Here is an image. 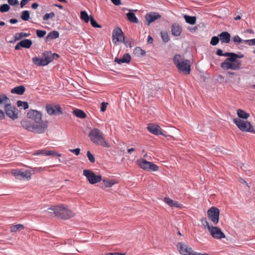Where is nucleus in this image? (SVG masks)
<instances>
[{
    "label": "nucleus",
    "instance_id": "12",
    "mask_svg": "<svg viewBox=\"0 0 255 255\" xmlns=\"http://www.w3.org/2000/svg\"><path fill=\"white\" fill-rule=\"evenodd\" d=\"M4 110L6 115L13 120L18 118L17 109L10 104H6L4 106Z\"/></svg>",
    "mask_w": 255,
    "mask_h": 255
},
{
    "label": "nucleus",
    "instance_id": "64",
    "mask_svg": "<svg viewBox=\"0 0 255 255\" xmlns=\"http://www.w3.org/2000/svg\"><path fill=\"white\" fill-rule=\"evenodd\" d=\"M240 182L241 183H242V184H246L247 186H248V183H247V182H246L245 180H244V179H241H241H240Z\"/></svg>",
    "mask_w": 255,
    "mask_h": 255
},
{
    "label": "nucleus",
    "instance_id": "61",
    "mask_svg": "<svg viewBox=\"0 0 255 255\" xmlns=\"http://www.w3.org/2000/svg\"><path fill=\"white\" fill-rule=\"evenodd\" d=\"M235 56H234V58H235L236 59H237L238 58H242L244 57V55L243 54L238 55L236 53H235Z\"/></svg>",
    "mask_w": 255,
    "mask_h": 255
},
{
    "label": "nucleus",
    "instance_id": "13",
    "mask_svg": "<svg viewBox=\"0 0 255 255\" xmlns=\"http://www.w3.org/2000/svg\"><path fill=\"white\" fill-rule=\"evenodd\" d=\"M209 232L211 236L216 239H221L226 237L224 233L217 227L212 226V227H209Z\"/></svg>",
    "mask_w": 255,
    "mask_h": 255
},
{
    "label": "nucleus",
    "instance_id": "48",
    "mask_svg": "<svg viewBox=\"0 0 255 255\" xmlns=\"http://www.w3.org/2000/svg\"><path fill=\"white\" fill-rule=\"evenodd\" d=\"M87 155L88 159L91 163H94L95 161L94 156L92 154L90 151H88Z\"/></svg>",
    "mask_w": 255,
    "mask_h": 255
},
{
    "label": "nucleus",
    "instance_id": "56",
    "mask_svg": "<svg viewBox=\"0 0 255 255\" xmlns=\"http://www.w3.org/2000/svg\"><path fill=\"white\" fill-rule=\"evenodd\" d=\"M112 2L116 5H119L121 4V0H111Z\"/></svg>",
    "mask_w": 255,
    "mask_h": 255
},
{
    "label": "nucleus",
    "instance_id": "35",
    "mask_svg": "<svg viewBox=\"0 0 255 255\" xmlns=\"http://www.w3.org/2000/svg\"><path fill=\"white\" fill-rule=\"evenodd\" d=\"M24 229V226L22 224H17L14 226H12L10 228V231L11 232H16L18 231H20Z\"/></svg>",
    "mask_w": 255,
    "mask_h": 255
},
{
    "label": "nucleus",
    "instance_id": "7",
    "mask_svg": "<svg viewBox=\"0 0 255 255\" xmlns=\"http://www.w3.org/2000/svg\"><path fill=\"white\" fill-rule=\"evenodd\" d=\"M138 165L142 169L148 171H156L158 170V166L153 163L140 158L137 160Z\"/></svg>",
    "mask_w": 255,
    "mask_h": 255
},
{
    "label": "nucleus",
    "instance_id": "1",
    "mask_svg": "<svg viewBox=\"0 0 255 255\" xmlns=\"http://www.w3.org/2000/svg\"><path fill=\"white\" fill-rule=\"evenodd\" d=\"M42 113L37 110H30L27 113V117L32 119L34 123L35 127H39V133H44L47 129L48 126V121L47 120H42Z\"/></svg>",
    "mask_w": 255,
    "mask_h": 255
},
{
    "label": "nucleus",
    "instance_id": "6",
    "mask_svg": "<svg viewBox=\"0 0 255 255\" xmlns=\"http://www.w3.org/2000/svg\"><path fill=\"white\" fill-rule=\"evenodd\" d=\"M234 122L241 130L255 133V130L250 122L238 118L234 119Z\"/></svg>",
    "mask_w": 255,
    "mask_h": 255
},
{
    "label": "nucleus",
    "instance_id": "43",
    "mask_svg": "<svg viewBox=\"0 0 255 255\" xmlns=\"http://www.w3.org/2000/svg\"><path fill=\"white\" fill-rule=\"evenodd\" d=\"M90 22H91V25L94 27H97V28H101V26L97 23L96 21L94 19L93 17L92 16H91V15H90Z\"/></svg>",
    "mask_w": 255,
    "mask_h": 255
},
{
    "label": "nucleus",
    "instance_id": "26",
    "mask_svg": "<svg viewBox=\"0 0 255 255\" xmlns=\"http://www.w3.org/2000/svg\"><path fill=\"white\" fill-rule=\"evenodd\" d=\"M74 115L78 118L84 119L86 117V113L82 110L76 109L73 111Z\"/></svg>",
    "mask_w": 255,
    "mask_h": 255
},
{
    "label": "nucleus",
    "instance_id": "62",
    "mask_svg": "<svg viewBox=\"0 0 255 255\" xmlns=\"http://www.w3.org/2000/svg\"><path fill=\"white\" fill-rule=\"evenodd\" d=\"M153 41V39L152 38L151 36H150V35H149L148 36V40H147V42L148 43H151Z\"/></svg>",
    "mask_w": 255,
    "mask_h": 255
},
{
    "label": "nucleus",
    "instance_id": "44",
    "mask_svg": "<svg viewBox=\"0 0 255 255\" xmlns=\"http://www.w3.org/2000/svg\"><path fill=\"white\" fill-rule=\"evenodd\" d=\"M201 222L202 225L205 228H207L209 230V227H212L209 224L206 218H203L201 219Z\"/></svg>",
    "mask_w": 255,
    "mask_h": 255
},
{
    "label": "nucleus",
    "instance_id": "28",
    "mask_svg": "<svg viewBox=\"0 0 255 255\" xmlns=\"http://www.w3.org/2000/svg\"><path fill=\"white\" fill-rule=\"evenodd\" d=\"M59 36V33L57 31H52L49 32L46 36V40L48 41L50 39H54L58 38Z\"/></svg>",
    "mask_w": 255,
    "mask_h": 255
},
{
    "label": "nucleus",
    "instance_id": "24",
    "mask_svg": "<svg viewBox=\"0 0 255 255\" xmlns=\"http://www.w3.org/2000/svg\"><path fill=\"white\" fill-rule=\"evenodd\" d=\"M25 91L24 86L21 85L14 87L11 90V92L17 95H22Z\"/></svg>",
    "mask_w": 255,
    "mask_h": 255
},
{
    "label": "nucleus",
    "instance_id": "33",
    "mask_svg": "<svg viewBox=\"0 0 255 255\" xmlns=\"http://www.w3.org/2000/svg\"><path fill=\"white\" fill-rule=\"evenodd\" d=\"M145 51L140 47H136L134 50V53L137 56H142L145 55Z\"/></svg>",
    "mask_w": 255,
    "mask_h": 255
},
{
    "label": "nucleus",
    "instance_id": "15",
    "mask_svg": "<svg viewBox=\"0 0 255 255\" xmlns=\"http://www.w3.org/2000/svg\"><path fill=\"white\" fill-rule=\"evenodd\" d=\"M113 41L116 43L117 42H122L124 40V36L121 28H115L112 33Z\"/></svg>",
    "mask_w": 255,
    "mask_h": 255
},
{
    "label": "nucleus",
    "instance_id": "47",
    "mask_svg": "<svg viewBox=\"0 0 255 255\" xmlns=\"http://www.w3.org/2000/svg\"><path fill=\"white\" fill-rule=\"evenodd\" d=\"M233 40L235 43H244L245 40L242 39L238 35H236L233 37Z\"/></svg>",
    "mask_w": 255,
    "mask_h": 255
},
{
    "label": "nucleus",
    "instance_id": "46",
    "mask_svg": "<svg viewBox=\"0 0 255 255\" xmlns=\"http://www.w3.org/2000/svg\"><path fill=\"white\" fill-rule=\"evenodd\" d=\"M10 9V6L7 4H3L1 5V12L8 11Z\"/></svg>",
    "mask_w": 255,
    "mask_h": 255
},
{
    "label": "nucleus",
    "instance_id": "59",
    "mask_svg": "<svg viewBox=\"0 0 255 255\" xmlns=\"http://www.w3.org/2000/svg\"><path fill=\"white\" fill-rule=\"evenodd\" d=\"M38 4L37 2H34V3H32V5H31V7L33 9H36L38 7Z\"/></svg>",
    "mask_w": 255,
    "mask_h": 255
},
{
    "label": "nucleus",
    "instance_id": "27",
    "mask_svg": "<svg viewBox=\"0 0 255 255\" xmlns=\"http://www.w3.org/2000/svg\"><path fill=\"white\" fill-rule=\"evenodd\" d=\"M237 115L240 118H242L244 120L247 119L250 116L249 114L241 109H238L237 110Z\"/></svg>",
    "mask_w": 255,
    "mask_h": 255
},
{
    "label": "nucleus",
    "instance_id": "52",
    "mask_svg": "<svg viewBox=\"0 0 255 255\" xmlns=\"http://www.w3.org/2000/svg\"><path fill=\"white\" fill-rule=\"evenodd\" d=\"M223 56L225 57H228V58H234V56H235V53H232V52H226L224 53Z\"/></svg>",
    "mask_w": 255,
    "mask_h": 255
},
{
    "label": "nucleus",
    "instance_id": "25",
    "mask_svg": "<svg viewBox=\"0 0 255 255\" xmlns=\"http://www.w3.org/2000/svg\"><path fill=\"white\" fill-rule=\"evenodd\" d=\"M32 44V40L30 39H25L19 42V45L22 46V47L25 48H29L31 47Z\"/></svg>",
    "mask_w": 255,
    "mask_h": 255
},
{
    "label": "nucleus",
    "instance_id": "5",
    "mask_svg": "<svg viewBox=\"0 0 255 255\" xmlns=\"http://www.w3.org/2000/svg\"><path fill=\"white\" fill-rule=\"evenodd\" d=\"M221 67L225 70L229 69L239 70L241 67V61L234 58H227L221 63Z\"/></svg>",
    "mask_w": 255,
    "mask_h": 255
},
{
    "label": "nucleus",
    "instance_id": "2",
    "mask_svg": "<svg viewBox=\"0 0 255 255\" xmlns=\"http://www.w3.org/2000/svg\"><path fill=\"white\" fill-rule=\"evenodd\" d=\"M48 210L54 211V216L58 218L67 220L74 216V213L64 205L52 206Z\"/></svg>",
    "mask_w": 255,
    "mask_h": 255
},
{
    "label": "nucleus",
    "instance_id": "58",
    "mask_svg": "<svg viewBox=\"0 0 255 255\" xmlns=\"http://www.w3.org/2000/svg\"><path fill=\"white\" fill-rule=\"evenodd\" d=\"M191 255H209L208 254H202L200 253L195 252L193 251L192 254Z\"/></svg>",
    "mask_w": 255,
    "mask_h": 255
},
{
    "label": "nucleus",
    "instance_id": "16",
    "mask_svg": "<svg viewBox=\"0 0 255 255\" xmlns=\"http://www.w3.org/2000/svg\"><path fill=\"white\" fill-rule=\"evenodd\" d=\"M177 248L179 253L183 255H191L193 250L191 248L183 243H178L177 245Z\"/></svg>",
    "mask_w": 255,
    "mask_h": 255
},
{
    "label": "nucleus",
    "instance_id": "17",
    "mask_svg": "<svg viewBox=\"0 0 255 255\" xmlns=\"http://www.w3.org/2000/svg\"><path fill=\"white\" fill-rule=\"evenodd\" d=\"M148 131L155 135H163L161 131L160 127L155 124H149L147 126Z\"/></svg>",
    "mask_w": 255,
    "mask_h": 255
},
{
    "label": "nucleus",
    "instance_id": "50",
    "mask_svg": "<svg viewBox=\"0 0 255 255\" xmlns=\"http://www.w3.org/2000/svg\"><path fill=\"white\" fill-rule=\"evenodd\" d=\"M46 32L45 30H37L36 34L39 37H43L46 34Z\"/></svg>",
    "mask_w": 255,
    "mask_h": 255
},
{
    "label": "nucleus",
    "instance_id": "49",
    "mask_svg": "<svg viewBox=\"0 0 255 255\" xmlns=\"http://www.w3.org/2000/svg\"><path fill=\"white\" fill-rule=\"evenodd\" d=\"M244 43L247 44L250 46L255 45V38L252 39L245 40Z\"/></svg>",
    "mask_w": 255,
    "mask_h": 255
},
{
    "label": "nucleus",
    "instance_id": "39",
    "mask_svg": "<svg viewBox=\"0 0 255 255\" xmlns=\"http://www.w3.org/2000/svg\"><path fill=\"white\" fill-rule=\"evenodd\" d=\"M103 182L107 187H110L115 184V182L113 180L104 179Z\"/></svg>",
    "mask_w": 255,
    "mask_h": 255
},
{
    "label": "nucleus",
    "instance_id": "36",
    "mask_svg": "<svg viewBox=\"0 0 255 255\" xmlns=\"http://www.w3.org/2000/svg\"><path fill=\"white\" fill-rule=\"evenodd\" d=\"M17 107L21 108V109H23L24 110H26L28 108V104L26 102H23L21 101H18L17 102Z\"/></svg>",
    "mask_w": 255,
    "mask_h": 255
},
{
    "label": "nucleus",
    "instance_id": "57",
    "mask_svg": "<svg viewBox=\"0 0 255 255\" xmlns=\"http://www.w3.org/2000/svg\"><path fill=\"white\" fill-rule=\"evenodd\" d=\"M217 54L218 55V56H223L224 55V53H223V51L220 49H219L217 50Z\"/></svg>",
    "mask_w": 255,
    "mask_h": 255
},
{
    "label": "nucleus",
    "instance_id": "37",
    "mask_svg": "<svg viewBox=\"0 0 255 255\" xmlns=\"http://www.w3.org/2000/svg\"><path fill=\"white\" fill-rule=\"evenodd\" d=\"M29 13L28 10H24L22 12L21 18L24 21H27L29 19Z\"/></svg>",
    "mask_w": 255,
    "mask_h": 255
},
{
    "label": "nucleus",
    "instance_id": "18",
    "mask_svg": "<svg viewBox=\"0 0 255 255\" xmlns=\"http://www.w3.org/2000/svg\"><path fill=\"white\" fill-rule=\"evenodd\" d=\"M161 15L156 12H149L145 15V19L148 22L147 25H149L150 23L154 20L159 18Z\"/></svg>",
    "mask_w": 255,
    "mask_h": 255
},
{
    "label": "nucleus",
    "instance_id": "19",
    "mask_svg": "<svg viewBox=\"0 0 255 255\" xmlns=\"http://www.w3.org/2000/svg\"><path fill=\"white\" fill-rule=\"evenodd\" d=\"M219 37L222 43H229L231 40V35L227 31H224L219 34Z\"/></svg>",
    "mask_w": 255,
    "mask_h": 255
},
{
    "label": "nucleus",
    "instance_id": "34",
    "mask_svg": "<svg viewBox=\"0 0 255 255\" xmlns=\"http://www.w3.org/2000/svg\"><path fill=\"white\" fill-rule=\"evenodd\" d=\"M80 14L81 19L83 20L86 23L89 22L90 20V16H89L86 11H81Z\"/></svg>",
    "mask_w": 255,
    "mask_h": 255
},
{
    "label": "nucleus",
    "instance_id": "42",
    "mask_svg": "<svg viewBox=\"0 0 255 255\" xmlns=\"http://www.w3.org/2000/svg\"><path fill=\"white\" fill-rule=\"evenodd\" d=\"M55 16V13L53 12H51L50 13H46L43 17V20H48L49 19H51L53 18Z\"/></svg>",
    "mask_w": 255,
    "mask_h": 255
},
{
    "label": "nucleus",
    "instance_id": "55",
    "mask_svg": "<svg viewBox=\"0 0 255 255\" xmlns=\"http://www.w3.org/2000/svg\"><path fill=\"white\" fill-rule=\"evenodd\" d=\"M69 151L76 155H78L80 154V149L79 148H77L74 149H69Z\"/></svg>",
    "mask_w": 255,
    "mask_h": 255
},
{
    "label": "nucleus",
    "instance_id": "11",
    "mask_svg": "<svg viewBox=\"0 0 255 255\" xmlns=\"http://www.w3.org/2000/svg\"><path fill=\"white\" fill-rule=\"evenodd\" d=\"M46 110L49 115H59L63 113L62 110L59 105L48 104L46 106Z\"/></svg>",
    "mask_w": 255,
    "mask_h": 255
},
{
    "label": "nucleus",
    "instance_id": "40",
    "mask_svg": "<svg viewBox=\"0 0 255 255\" xmlns=\"http://www.w3.org/2000/svg\"><path fill=\"white\" fill-rule=\"evenodd\" d=\"M57 155L58 157L61 156V154L57 153L55 150H47L46 156H55Z\"/></svg>",
    "mask_w": 255,
    "mask_h": 255
},
{
    "label": "nucleus",
    "instance_id": "8",
    "mask_svg": "<svg viewBox=\"0 0 255 255\" xmlns=\"http://www.w3.org/2000/svg\"><path fill=\"white\" fill-rule=\"evenodd\" d=\"M83 175L87 178L89 182L91 184H94L102 180L101 175H96L91 170L85 169L83 171Z\"/></svg>",
    "mask_w": 255,
    "mask_h": 255
},
{
    "label": "nucleus",
    "instance_id": "63",
    "mask_svg": "<svg viewBox=\"0 0 255 255\" xmlns=\"http://www.w3.org/2000/svg\"><path fill=\"white\" fill-rule=\"evenodd\" d=\"M22 47V46L19 45V42H18L15 46V50H19L20 49V48Z\"/></svg>",
    "mask_w": 255,
    "mask_h": 255
},
{
    "label": "nucleus",
    "instance_id": "60",
    "mask_svg": "<svg viewBox=\"0 0 255 255\" xmlns=\"http://www.w3.org/2000/svg\"><path fill=\"white\" fill-rule=\"evenodd\" d=\"M9 22L11 24H15L17 22V20L16 19L13 18V19H10L9 20Z\"/></svg>",
    "mask_w": 255,
    "mask_h": 255
},
{
    "label": "nucleus",
    "instance_id": "9",
    "mask_svg": "<svg viewBox=\"0 0 255 255\" xmlns=\"http://www.w3.org/2000/svg\"><path fill=\"white\" fill-rule=\"evenodd\" d=\"M219 210L215 207H212L207 211L208 218L214 225L219 223Z\"/></svg>",
    "mask_w": 255,
    "mask_h": 255
},
{
    "label": "nucleus",
    "instance_id": "53",
    "mask_svg": "<svg viewBox=\"0 0 255 255\" xmlns=\"http://www.w3.org/2000/svg\"><path fill=\"white\" fill-rule=\"evenodd\" d=\"M7 2L9 4L12 6L17 5L19 3L18 0H7Z\"/></svg>",
    "mask_w": 255,
    "mask_h": 255
},
{
    "label": "nucleus",
    "instance_id": "21",
    "mask_svg": "<svg viewBox=\"0 0 255 255\" xmlns=\"http://www.w3.org/2000/svg\"><path fill=\"white\" fill-rule=\"evenodd\" d=\"M164 201L170 207H175L178 208H181L183 207L182 204L177 201L172 200L169 197L164 198Z\"/></svg>",
    "mask_w": 255,
    "mask_h": 255
},
{
    "label": "nucleus",
    "instance_id": "30",
    "mask_svg": "<svg viewBox=\"0 0 255 255\" xmlns=\"http://www.w3.org/2000/svg\"><path fill=\"white\" fill-rule=\"evenodd\" d=\"M32 62L38 66H46L43 62L42 58H39L37 57H33L32 59Z\"/></svg>",
    "mask_w": 255,
    "mask_h": 255
},
{
    "label": "nucleus",
    "instance_id": "54",
    "mask_svg": "<svg viewBox=\"0 0 255 255\" xmlns=\"http://www.w3.org/2000/svg\"><path fill=\"white\" fill-rule=\"evenodd\" d=\"M107 103L103 102L101 105V111L104 112L107 109Z\"/></svg>",
    "mask_w": 255,
    "mask_h": 255
},
{
    "label": "nucleus",
    "instance_id": "38",
    "mask_svg": "<svg viewBox=\"0 0 255 255\" xmlns=\"http://www.w3.org/2000/svg\"><path fill=\"white\" fill-rule=\"evenodd\" d=\"M160 34L162 39L164 42H167L169 40V37L166 31H161Z\"/></svg>",
    "mask_w": 255,
    "mask_h": 255
},
{
    "label": "nucleus",
    "instance_id": "20",
    "mask_svg": "<svg viewBox=\"0 0 255 255\" xmlns=\"http://www.w3.org/2000/svg\"><path fill=\"white\" fill-rule=\"evenodd\" d=\"M131 59V57L128 53L125 54L122 58H116L115 59V62L121 64L122 63H128Z\"/></svg>",
    "mask_w": 255,
    "mask_h": 255
},
{
    "label": "nucleus",
    "instance_id": "10",
    "mask_svg": "<svg viewBox=\"0 0 255 255\" xmlns=\"http://www.w3.org/2000/svg\"><path fill=\"white\" fill-rule=\"evenodd\" d=\"M12 173L17 179L28 181L31 179V173L28 170H13Z\"/></svg>",
    "mask_w": 255,
    "mask_h": 255
},
{
    "label": "nucleus",
    "instance_id": "14",
    "mask_svg": "<svg viewBox=\"0 0 255 255\" xmlns=\"http://www.w3.org/2000/svg\"><path fill=\"white\" fill-rule=\"evenodd\" d=\"M21 125L23 128L28 131L39 133L38 129H39L40 127H35V125L27 120H22L21 122Z\"/></svg>",
    "mask_w": 255,
    "mask_h": 255
},
{
    "label": "nucleus",
    "instance_id": "23",
    "mask_svg": "<svg viewBox=\"0 0 255 255\" xmlns=\"http://www.w3.org/2000/svg\"><path fill=\"white\" fill-rule=\"evenodd\" d=\"M52 53L50 52L45 51L43 53L42 59L45 65H48L52 61L53 57Z\"/></svg>",
    "mask_w": 255,
    "mask_h": 255
},
{
    "label": "nucleus",
    "instance_id": "29",
    "mask_svg": "<svg viewBox=\"0 0 255 255\" xmlns=\"http://www.w3.org/2000/svg\"><path fill=\"white\" fill-rule=\"evenodd\" d=\"M127 17L129 21L131 22L137 23L138 20L133 12H129L127 14Z\"/></svg>",
    "mask_w": 255,
    "mask_h": 255
},
{
    "label": "nucleus",
    "instance_id": "41",
    "mask_svg": "<svg viewBox=\"0 0 255 255\" xmlns=\"http://www.w3.org/2000/svg\"><path fill=\"white\" fill-rule=\"evenodd\" d=\"M220 38L218 36H213L212 37L211 41H210V44L213 46L216 45L219 42Z\"/></svg>",
    "mask_w": 255,
    "mask_h": 255
},
{
    "label": "nucleus",
    "instance_id": "3",
    "mask_svg": "<svg viewBox=\"0 0 255 255\" xmlns=\"http://www.w3.org/2000/svg\"><path fill=\"white\" fill-rule=\"evenodd\" d=\"M173 62L179 71L185 74H189L191 70L190 60L183 59L180 55L176 54L174 57Z\"/></svg>",
    "mask_w": 255,
    "mask_h": 255
},
{
    "label": "nucleus",
    "instance_id": "4",
    "mask_svg": "<svg viewBox=\"0 0 255 255\" xmlns=\"http://www.w3.org/2000/svg\"><path fill=\"white\" fill-rule=\"evenodd\" d=\"M89 136L91 140L95 144H100L106 147L110 146L109 144L104 138L103 134L98 128L92 129L89 133Z\"/></svg>",
    "mask_w": 255,
    "mask_h": 255
},
{
    "label": "nucleus",
    "instance_id": "45",
    "mask_svg": "<svg viewBox=\"0 0 255 255\" xmlns=\"http://www.w3.org/2000/svg\"><path fill=\"white\" fill-rule=\"evenodd\" d=\"M46 149H41V150H38L33 153V155H42L44 156H46Z\"/></svg>",
    "mask_w": 255,
    "mask_h": 255
},
{
    "label": "nucleus",
    "instance_id": "51",
    "mask_svg": "<svg viewBox=\"0 0 255 255\" xmlns=\"http://www.w3.org/2000/svg\"><path fill=\"white\" fill-rule=\"evenodd\" d=\"M9 99L6 97L5 95H1V104L4 103L6 104H8V101Z\"/></svg>",
    "mask_w": 255,
    "mask_h": 255
},
{
    "label": "nucleus",
    "instance_id": "22",
    "mask_svg": "<svg viewBox=\"0 0 255 255\" xmlns=\"http://www.w3.org/2000/svg\"><path fill=\"white\" fill-rule=\"evenodd\" d=\"M172 34L175 36H178L182 32L181 27L177 23L173 24L171 28Z\"/></svg>",
    "mask_w": 255,
    "mask_h": 255
},
{
    "label": "nucleus",
    "instance_id": "32",
    "mask_svg": "<svg viewBox=\"0 0 255 255\" xmlns=\"http://www.w3.org/2000/svg\"><path fill=\"white\" fill-rule=\"evenodd\" d=\"M30 34L28 33L20 32L16 33L14 36V39L15 41L19 40L23 37H27L30 36Z\"/></svg>",
    "mask_w": 255,
    "mask_h": 255
},
{
    "label": "nucleus",
    "instance_id": "31",
    "mask_svg": "<svg viewBox=\"0 0 255 255\" xmlns=\"http://www.w3.org/2000/svg\"><path fill=\"white\" fill-rule=\"evenodd\" d=\"M184 18L186 22L190 24H194L196 23V17L195 16H191L187 15H184Z\"/></svg>",
    "mask_w": 255,
    "mask_h": 255
}]
</instances>
